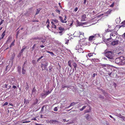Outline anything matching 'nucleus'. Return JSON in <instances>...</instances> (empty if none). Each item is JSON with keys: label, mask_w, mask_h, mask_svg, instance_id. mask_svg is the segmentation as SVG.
<instances>
[{"label": "nucleus", "mask_w": 125, "mask_h": 125, "mask_svg": "<svg viewBox=\"0 0 125 125\" xmlns=\"http://www.w3.org/2000/svg\"><path fill=\"white\" fill-rule=\"evenodd\" d=\"M94 54V53H90L88 54V55L86 56H88L89 57L93 56V54Z\"/></svg>", "instance_id": "f3484780"}, {"label": "nucleus", "mask_w": 125, "mask_h": 125, "mask_svg": "<svg viewBox=\"0 0 125 125\" xmlns=\"http://www.w3.org/2000/svg\"><path fill=\"white\" fill-rule=\"evenodd\" d=\"M26 48V47H24L23 49H22L21 51V52L22 53L24 51V50Z\"/></svg>", "instance_id": "72a5a7b5"}, {"label": "nucleus", "mask_w": 125, "mask_h": 125, "mask_svg": "<svg viewBox=\"0 0 125 125\" xmlns=\"http://www.w3.org/2000/svg\"><path fill=\"white\" fill-rule=\"evenodd\" d=\"M54 122H58V121L56 120H54Z\"/></svg>", "instance_id": "052dcab7"}, {"label": "nucleus", "mask_w": 125, "mask_h": 125, "mask_svg": "<svg viewBox=\"0 0 125 125\" xmlns=\"http://www.w3.org/2000/svg\"><path fill=\"white\" fill-rule=\"evenodd\" d=\"M91 110V107H90L89 108V109H87L85 111V113H89L90 112Z\"/></svg>", "instance_id": "2eb2a0df"}, {"label": "nucleus", "mask_w": 125, "mask_h": 125, "mask_svg": "<svg viewBox=\"0 0 125 125\" xmlns=\"http://www.w3.org/2000/svg\"><path fill=\"white\" fill-rule=\"evenodd\" d=\"M49 20L48 19L47 20L46 24L48 23V24H49Z\"/></svg>", "instance_id": "ea45409f"}, {"label": "nucleus", "mask_w": 125, "mask_h": 125, "mask_svg": "<svg viewBox=\"0 0 125 125\" xmlns=\"http://www.w3.org/2000/svg\"><path fill=\"white\" fill-rule=\"evenodd\" d=\"M15 41V40H14L13 42H12L10 44V47H11L12 46H14V43Z\"/></svg>", "instance_id": "4be33fe9"}, {"label": "nucleus", "mask_w": 125, "mask_h": 125, "mask_svg": "<svg viewBox=\"0 0 125 125\" xmlns=\"http://www.w3.org/2000/svg\"><path fill=\"white\" fill-rule=\"evenodd\" d=\"M31 122L30 121H25L23 122H22V123H29V122Z\"/></svg>", "instance_id": "f704fd0d"}, {"label": "nucleus", "mask_w": 125, "mask_h": 125, "mask_svg": "<svg viewBox=\"0 0 125 125\" xmlns=\"http://www.w3.org/2000/svg\"><path fill=\"white\" fill-rule=\"evenodd\" d=\"M109 116H110V117H111V118H113V117L111 115H109Z\"/></svg>", "instance_id": "774afa93"}, {"label": "nucleus", "mask_w": 125, "mask_h": 125, "mask_svg": "<svg viewBox=\"0 0 125 125\" xmlns=\"http://www.w3.org/2000/svg\"><path fill=\"white\" fill-rule=\"evenodd\" d=\"M22 73L23 74H25L26 72V71L24 69V67H23L22 68Z\"/></svg>", "instance_id": "6ab92c4d"}, {"label": "nucleus", "mask_w": 125, "mask_h": 125, "mask_svg": "<svg viewBox=\"0 0 125 125\" xmlns=\"http://www.w3.org/2000/svg\"><path fill=\"white\" fill-rule=\"evenodd\" d=\"M86 0H84V2H83L84 4H86Z\"/></svg>", "instance_id": "bf43d9fd"}, {"label": "nucleus", "mask_w": 125, "mask_h": 125, "mask_svg": "<svg viewBox=\"0 0 125 125\" xmlns=\"http://www.w3.org/2000/svg\"><path fill=\"white\" fill-rule=\"evenodd\" d=\"M8 103L7 102H6L4 104H3V106H5V105H8Z\"/></svg>", "instance_id": "79ce46f5"}, {"label": "nucleus", "mask_w": 125, "mask_h": 125, "mask_svg": "<svg viewBox=\"0 0 125 125\" xmlns=\"http://www.w3.org/2000/svg\"><path fill=\"white\" fill-rule=\"evenodd\" d=\"M35 46H36L35 44H34V45L32 47V51H33L34 50Z\"/></svg>", "instance_id": "473e14b6"}, {"label": "nucleus", "mask_w": 125, "mask_h": 125, "mask_svg": "<svg viewBox=\"0 0 125 125\" xmlns=\"http://www.w3.org/2000/svg\"><path fill=\"white\" fill-rule=\"evenodd\" d=\"M114 3H113L111 5H110V7H113L114 6Z\"/></svg>", "instance_id": "4c0bfd02"}, {"label": "nucleus", "mask_w": 125, "mask_h": 125, "mask_svg": "<svg viewBox=\"0 0 125 125\" xmlns=\"http://www.w3.org/2000/svg\"><path fill=\"white\" fill-rule=\"evenodd\" d=\"M33 39L34 40H37V39L40 40V39H41V38H39V37H34V38H33Z\"/></svg>", "instance_id": "cd10ccee"}, {"label": "nucleus", "mask_w": 125, "mask_h": 125, "mask_svg": "<svg viewBox=\"0 0 125 125\" xmlns=\"http://www.w3.org/2000/svg\"><path fill=\"white\" fill-rule=\"evenodd\" d=\"M79 44L81 47H82L84 45H87V44L86 41L85 39H84L83 41H80L79 42Z\"/></svg>", "instance_id": "423d86ee"}, {"label": "nucleus", "mask_w": 125, "mask_h": 125, "mask_svg": "<svg viewBox=\"0 0 125 125\" xmlns=\"http://www.w3.org/2000/svg\"><path fill=\"white\" fill-rule=\"evenodd\" d=\"M9 105H11V106H13V105L12 103H9Z\"/></svg>", "instance_id": "338daca9"}, {"label": "nucleus", "mask_w": 125, "mask_h": 125, "mask_svg": "<svg viewBox=\"0 0 125 125\" xmlns=\"http://www.w3.org/2000/svg\"><path fill=\"white\" fill-rule=\"evenodd\" d=\"M36 90L35 89V88H34L32 90V93L34 92H35V90Z\"/></svg>", "instance_id": "864d4df0"}, {"label": "nucleus", "mask_w": 125, "mask_h": 125, "mask_svg": "<svg viewBox=\"0 0 125 125\" xmlns=\"http://www.w3.org/2000/svg\"><path fill=\"white\" fill-rule=\"evenodd\" d=\"M6 32L5 31H4L3 33H2V35H1V36L2 37L1 38H0V40H1V39H3V37L5 35V32Z\"/></svg>", "instance_id": "ddd939ff"}, {"label": "nucleus", "mask_w": 125, "mask_h": 125, "mask_svg": "<svg viewBox=\"0 0 125 125\" xmlns=\"http://www.w3.org/2000/svg\"><path fill=\"white\" fill-rule=\"evenodd\" d=\"M49 122L50 123H53L54 122V120H50V121H49Z\"/></svg>", "instance_id": "e433bc0d"}, {"label": "nucleus", "mask_w": 125, "mask_h": 125, "mask_svg": "<svg viewBox=\"0 0 125 125\" xmlns=\"http://www.w3.org/2000/svg\"><path fill=\"white\" fill-rule=\"evenodd\" d=\"M12 87H13V88L14 89H15V88H16V86H15V85L13 86Z\"/></svg>", "instance_id": "e2e57ef3"}, {"label": "nucleus", "mask_w": 125, "mask_h": 125, "mask_svg": "<svg viewBox=\"0 0 125 125\" xmlns=\"http://www.w3.org/2000/svg\"><path fill=\"white\" fill-rule=\"evenodd\" d=\"M46 41V40L45 39H44L43 40H41V42H42V43H44L45 42V41Z\"/></svg>", "instance_id": "a19ab883"}, {"label": "nucleus", "mask_w": 125, "mask_h": 125, "mask_svg": "<svg viewBox=\"0 0 125 125\" xmlns=\"http://www.w3.org/2000/svg\"><path fill=\"white\" fill-rule=\"evenodd\" d=\"M54 110L55 111H58V109L57 108V107H55L54 108Z\"/></svg>", "instance_id": "c9c22d12"}, {"label": "nucleus", "mask_w": 125, "mask_h": 125, "mask_svg": "<svg viewBox=\"0 0 125 125\" xmlns=\"http://www.w3.org/2000/svg\"><path fill=\"white\" fill-rule=\"evenodd\" d=\"M104 53L105 56L108 59H113V52L111 51H105Z\"/></svg>", "instance_id": "f03ea898"}, {"label": "nucleus", "mask_w": 125, "mask_h": 125, "mask_svg": "<svg viewBox=\"0 0 125 125\" xmlns=\"http://www.w3.org/2000/svg\"><path fill=\"white\" fill-rule=\"evenodd\" d=\"M102 92L103 93V94H105V93H106V92H105V91L104 90H102Z\"/></svg>", "instance_id": "8fccbe9b"}, {"label": "nucleus", "mask_w": 125, "mask_h": 125, "mask_svg": "<svg viewBox=\"0 0 125 125\" xmlns=\"http://www.w3.org/2000/svg\"><path fill=\"white\" fill-rule=\"evenodd\" d=\"M18 71L19 73L20 74L21 73V67L19 66L18 68Z\"/></svg>", "instance_id": "a211bd4d"}, {"label": "nucleus", "mask_w": 125, "mask_h": 125, "mask_svg": "<svg viewBox=\"0 0 125 125\" xmlns=\"http://www.w3.org/2000/svg\"><path fill=\"white\" fill-rule=\"evenodd\" d=\"M8 85L7 84H5V86L6 88H7V86Z\"/></svg>", "instance_id": "13d9d810"}, {"label": "nucleus", "mask_w": 125, "mask_h": 125, "mask_svg": "<svg viewBox=\"0 0 125 125\" xmlns=\"http://www.w3.org/2000/svg\"><path fill=\"white\" fill-rule=\"evenodd\" d=\"M59 29L60 30L62 31L64 30V28L62 27H59Z\"/></svg>", "instance_id": "a878e982"}, {"label": "nucleus", "mask_w": 125, "mask_h": 125, "mask_svg": "<svg viewBox=\"0 0 125 125\" xmlns=\"http://www.w3.org/2000/svg\"><path fill=\"white\" fill-rule=\"evenodd\" d=\"M65 41H66V42H65V43L66 44H67L69 41V40L68 39H66V40H65Z\"/></svg>", "instance_id": "37998d69"}, {"label": "nucleus", "mask_w": 125, "mask_h": 125, "mask_svg": "<svg viewBox=\"0 0 125 125\" xmlns=\"http://www.w3.org/2000/svg\"><path fill=\"white\" fill-rule=\"evenodd\" d=\"M52 91V90L51 91H50L49 90H48L47 91H46V93L43 94L42 95V96H46L47 95H48L49 94L51 93V92Z\"/></svg>", "instance_id": "1a4fd4ad"}, {"label": "nucleus", "mask_w": 125, "mask_h": 125, "mask_svg": "<svg viewBox=\"0 0 125 125\" xmlns=\"http://www.w3.org/2000/svg\"><path fill=\"white\" fill-rule=\"evenodd\" d=\"M104 15V14L103 13L101 14L98 15V17H101V16L103 15Z\"/></svg>", "instance_id": "09e8293b"}, {"label": "nucleus", "mask_w": 125, "mask_h": 125, "mask_svg": "<svg viewBox=\"0 0 125 125\" xmlns=\"http://www.w3.org/2000/svg\"><path fill=\"white\" fill-rule=\"evenodd\" d=\"M86 18V14H84L82 15L81 17V21H85Z\"/></svg>", "instance_id": "6e6552de"}, {"label": "nucleus", "mask_w": 125, "mask_h": 125, "mask_svg": "<svg viewBox=\"0 0 125 125\" xmlns=\"http://www.w3.org/2000/svg\"><path fill=\"white\" fill-rule=\"evenodd\" d=\"M40 46L41 48H43V47H44V46L43 45H40Z\"/></svg>", "instance_id": "6e6d98bb"}, {"label": "nucleus", "mask_w": 125, "mask_h": 125, "mask_svg": "<svg viewBox=\"0 0 125 125\" xmlns=\"http://www.w3.org/2000/svg\"><path fill=\"white\" fill-rule=\"evenodd\" d=\"M3 21H4L3 20L1 19V21L0 22V25L3 23Z\"/></svg>", "instance_id": "58836bf2"}, {"label": "nucleus", "mask_w": 125, "mask_h": 125, "mask_svg": "<svg viewBox=\"0 0 125 125\" xmlns=\"http://www.w3.org/2000/svg\"><path fill=\"white\" fill-rule=\"evenodd\" d=\"M31 120H36L37 119H36V117L33 118L31 119Z\"/></svg>", "instance_id": "a18cd8bd"}, {"label": "nucleus", "mask_w": 125, "mask_h": 125, "mask_svg": "<svg viewBox=\"0 0 125 125\" xmlns=\"http://www.w3.org/2000/svg\"><path fill=\"white\" fill-rule=\"evenodd\" d=\"M113 71L112 69L110 68H108L106 70V76H110L112 73Z\"/></svg>", "instance_id": "20e7f679"}, {"label": "nucleus", "mask_w": 125, "mask_h": 125, "mask_svg": "<svg viewBox=\"0 0 125 125\" xmlns=\"http://www.w3.org/2000/svg\"><path fill=\"white\" fill-rule=\"evenodd\" d=\"M96 37V35L90 36L89 37L88 40L89 41H92L93 40H95Z\"/></svg>", "instance_id": "0eeeda50"}, {"label": "nucleus", "mask_w": 125, "mask_h": 125, "mask_svg": "<svg viewBox=\"0 0 125 125\" xmlns=\"http://www.w3.org/2000/svg\"><path fill=\"white\" fill-rule=\"evenodd\" d=\"M90 60L91 61L93 62H95V61H96V60L94 58V59H90Z\"/></svg>", "instance_id": "7c9ffc66"}, {"label": "nucleus", "mask_w": 125, "mask_h": 125, "mask_svg": "<svg viewBox=\"0 0 125 125\" xmlns=\"http://www.w3.org/2000/svg\"><path fill=\"white\" fill-rule=\"evenodd\" d=\"M35 125H42L41 124H37V123L35 124Z\"/></svg>", "instance_id": "69168bd1"}, {"label": "nucleus", "mask_w": 125, "mask_h": 125, "mask_svg": "<svg viewBox=\"0 0 125 125\" xmlns=\"http://www.w3.org/2000/svg\"><path fill=\"white\" fill-rule=\"evenodd\" d=\"M113 30H110L109 29H107L105 31L106 32H112V31Z\"/></svg>", "instance_id": "412c9836"}, {"label": "nucleus", "mask_w": 125, "mask_h": 125, "mask_svg": "<svg viewBox=\"0 0 125 125\" xmlns=\"http://www.w3.org/2000/svg\"><path fill=\"white\" fill-rule=\"evenodd\" d=\"M52 20L55 22L56 23H58V20L56 19H52Z\"/></svg>", "instance_id": "393cba45"}, {"label": "nucleus", "mask_w": 125, "mask_h": 125, "mask_svg": "<svg viewBox=\"0 0 125 125\" xmlns=\"http://www.w3.org/2000/svg\"><path fill=\"white\" fill-rule=\"evenodd\" d=\"M41 9L40 8H39L37 9V11L35 14V15H37L40 12V11L41 10Z\"/></svg>", "instance_id": "dca6fc26"}, {"label": "nucleus", "mask_w": 125, "mask_h": 125, "mask_svg": "<svg viewBox=\"0 0 125 125\" xmlns=\"http://www.w3.org/2000/svg\"><path fill=\"white\" fill-rule=\"evenodd\" d=\"M86 106H83L82 107V108L80 109V110L81 111H82L86 107Z\"/></svg>", "instance_id": "5701e85b"}, {"label": "nucleus", "mask_w": 125, "mask_h": 125, "mask_svg": "<svg viewBox=\"0 0 125 125\" xmlns=\"http://www.w3.org/2000/svg\"><path fill=\"white\" fill-rule=\"evenodd\" d=\"M111 10L110 9H109L105 13V14H109L110 13V12H111Z\"/></svg>", "instance_id": "b1692460"}, {"label": "nucleus", "mask_w": 125, "mask_h": 125, "mask_svg": "<svg viewBox=\"0 0 125 125\" xmlns=\"http://www.w3.org/2000/svg\"><path fill=\"white\" fill-rule=\"evenodd\" d=\"M35 60H33L32 61V63H35Z\"/></svg>", "instance_id": "680f3d73"}, {"label": "nucleus", "mask_w": 125, "mask_h": 125, "mask_svg": "<svg viewBox=\"0 0 125 125\" xmlns=\"http://www.w3.org/2000/svg\"><path fill=\"white\" fill-rule=\"evenodd\" d=\"M52 24V27L55 29H56V26L54 24V23L52 21L51 22Z\"/></svg>", "instance_id": "4468645a"}, {"label": "nucleus", "mask_w": 125, "mask_h": 125, "mask_svg": "<svg viewBox=\"0 0 125 125\" xmlns=\"http://www.w3.org/2000/svg\"><path fill=\"white\" fill-rule=\"evenodd\" d=\"M55 11L57 13H58L59 14H60V11L58 9H56Z\"/></svg>", "instance_id": "bb28decb"}, {"label": "nucleus", "mask_w": 125, "mask_h": 125, "mask_svg": "<svg viewBox=\"0 0 125 125\" xmlns=\"http://www.w3.org/2000/svg\"><path fill=\"white\" fill-rule=\"evenodd\" d=\"M85 117L88 120L89 118V114L86 115Z\"/></svg>", "instance_id": "c756f323"}, {"label": "nucleus", "mask_w": 125, "mask_h": 125, "mask_svg": "<svg viewBox=\"0 0 125 125\" xmlns=\"http://www.w3.org/2000/svg\"><path fill=\"white\" fill-rule=\"evenodd\" d=\"M115 63L119 65H123L125 64V57L123 56L116 58L115 60Z\"/></svg>", "instance_id": "f257e3e1"}, {"label": "nucleus", "mask_w": 125, "mask_h": 125, "mask_svg": "<svg viewBox=\"0 0 125 125\" xmlns=\"http://www.w3.org/2000/svg\"><path fill=\"white\" fill-rule=\"evenodd\" d=\"M78 10V8L77 7H76L74 10V11L76 12V11Z\"/></svg>", "instance_id": "49530a36"}, {"label": "nucleus", "mask_w": 125, "mask_h": 125, "mask_svg": "<svg viewBox=\"0 0 125 125\" xmlns=\"http://www.w3.org/2000/svg\"><path fill=\"white\" fill-rule=\"evenodd\" d=\"M122 24L123 25H125V21L122 22Z\"/></svg>", "instance_id": "de8ad7c7"}, {"label": "nucleus", "mask_w": 125, "mask_h": 125, "mask_svg": "<svg viewBox=\"0 0 125 125\" xmlns=\"http://www.w3.org/2000/svg\"><path fill=\"white\" fill-rule=\"evenodd\" d=\"M106 65V64H102V66H104V67H106V66H107L106 65Z\"/></svg>", "instance_id": "3c124183"}, {"label": "nucleus", "mask_w": 125, "mask_h": 125, "mask_svg": "<svg viewBox=\"0 0 125 125\" xmlns=\"http://www.w3.org/2000/svg\"><path fill=\"white\" fill-rule=\"evenodd\" d=\"M41 59L39 58H38L37 60V62H38L39 61V60Z\"/></svg>", "instance_id": "0e129e2a"}, {"label": "nucleus", "mask_w": 125, "mask_h": 125, "mask_svg": "<svg viewBox=\"0 0 125 125\" xmlns=\"http://www.w3.org/2000/svg\"><path fill=\"white\" fill-rule=\"evenodd\" d=\"M99 97L101 98H102L103 99H104V97L102 95H99Z\"/></svg>", "instance_id": "2f4dec72"}, {"label": "nucleus", "mask_w": 125, "mask_h": 125, "mask_svg": "<svg viewBox=\"0 0 125 125\" xmlns=\"http://www.w3.org/2000/svg\"><path fill=\"white\" fill-rule=\"evenodd\" d=\"M78 33L79 34L80 36L79 37H82V38L83 39L84 37V33L83 32H82L80 31L78 32Z\"/></svg>", "instance_id": "9b49d317"}, {"label": "nucleus", "mask_w": 125, "mask_h": 125, "mask_svg": "<svg viewBox=\"0 0 125 125\" xmlns=\"http://www.w3.org/2000/svg\"><path fill=\"white\" fill-rule=\"evenodd\" d=\"M119 41L118 40L113 41L111 43V44L113 45H115L118 43Z\"/></svg>", "instance_id": "9d476101"}, {"label": "nucleus", "mask_w": 125, "mask_h": 125, "mask_svg": "<svg viewBox=\"0 0 125 125\" xmlns=\"http://www.w3.org/2000/svg\"><path fill=\"white\" fill-rule=\"evenodd\" d=\"M116 35V33L115 32H112L111 34H110V38L108 39V41L110 39L112 38L111 37V36L113 37H115Z\"/></svg>", "instance_id": "f8f14e48"}, {"label": "nucleus", "mask_w": 125, "mask_h": 125, "mask_svg": "<svg viewBox=\"0 0 125 125\" xmlns=\"http://www.w3.org/2000/svg\"><path fill=\"white\" fill-rule=\"evenodd\" d=\"M10 42V39H8L7 41V42Z\"/></svg>", "instance_id": "603ef678"}, {"label": "nucleus", "mask_w": 125, "mask_h": 125, "mask_svg": "<svg viewBox=\"0 0 125 125\" xmlns=\"http://www.w3.org/2000/svg\"><path fill=\"white\" fill-rule=\"evenodd\" d=\"M122 118L124 120H125V117L124 116H122Z\"/></svg>", "instance_id": "5fc2aeb1"}, {"label": "nucleus", "mask_w": 125, "mask_h": 125, "mask_svg": "<svg viewBox=\"0 0 125 125\" xmlns=\"http://www.w3.org/2000/svg\"><path fill=\"white\" fill-rule=\"evenodd\" d=\"M75 104V103L73 102L71 103L69 105V107H71L73 105H74Z\"/></svg>", "instance_id": "c85d7f7f"}, {"label": "nucleus", "mask_w": 125, "mask_h": 125, "mask_svg": "<svg viewBox=\"0 0 125 125\" xmlns=\"http://www.w3.org/2000/svg\"><path fill=\"white\" fill-rule=\"evenodd\" d=\"M27 87H26L25 89L26 90H28V89L29 88V86L27 84Z\"/></svg>", "instance_id": "c03bdc74"}, {"label": "nucleus", "mask_w": 125, "mask_h": 125, "mask_svg": "<svg viewBox=\"0 0 125 125\" xmlns=\"http://www.w3.org/2000/svg\"><path fill=\"white\" fill-rule=\"evenodd\" d=\"M46 52H48V53H50L51 55H54V54L52 52H50V51H47V50H46Z\"/></svg>", "instance_id": "aec40b11"}, {"label": "nucleus", "mask_w": 125, "mask_h": 125, "mask_svg": "<svg viewBox=\"0 0 125 125\" xmlns=\"http://www.w3.org/2000/svg\"><path fill=\"white\" fill-rule=\"evenodd\" d=\"M68 65L70 67H72L71 64H72L74 67V68L75 69V70H76L77 67V65L75 62H74L73 61L70 60L68 61Z\"/></svg>", "instance_id": "7ed1b4c3"}, {"label": "nucleus", "mask_w": 125, "mask_h": 125, "mask_svg": "<svg viewBox=\"0 0 125 125\" xmlns=\"http://www.w3.org/2000/svg\"><path fill=\"white\" fill-rule=\"evenodd\" d=\"M47 28L49 29V24H48L47 25Z\"/></svg>", "instance_id": "4d7b16f0"}, {"label": "nucleus", "mask_w": 125, "mask_h": 125, "mask_svg": "<svg viewBox=\"0 0 125 125\" xmlns=\"http://www.w3.org/2000/svg\"><path fill=\"white\" fill-rule=\"evenodd\" d=\"M64 20L63 19V18L61 16H59V18L60 20V21L62 23H66L67 21H66L67 19V16L66 15H64Z\"/></svg>", "instance_id": "39448f33"}]
</instances>
